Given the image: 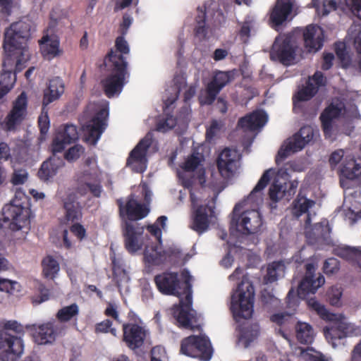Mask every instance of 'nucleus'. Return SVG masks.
Returning a JSON list of instances; mask_svg holds the SVG:
<instances>
[{"mask_svg": "<svg viewBox=\"0 0 361 361\" xmlns=\"http://www.w3.org/2000/svg\"><path fill=\"white\" fill-rule=\"evenodd\" d=\"M176 126V121L171 116L165 120L159 122L157 125V130L159 132H166L172 129Z\"/></svg>", "mask_w": 361, "mask_h": 361, "instance_id": "nucleus-57", "label": "nucleus"}, {"mask_svg": "<svg viewBox=\"0 0 361 361\" xmlns=\"http://www.w3.org/2000/svg\"><path fill=\"white\" fill-rule=\"evenodd\" d=\"M25 326L18 323L16 320H9L1 322L0 324V331H13L17 335L20 336L24 334Z\"/></svg>", "mask_w": 361, "mask_h": 361, "instance_id": "nucleus-49", "label": "nucleus"}, {"mask_svg": "<svg viewBox=\"0 0 361 361\" xmlns=\"http://www.w3.org/2000/svg\"><path fill=\"white\" fill-rule=\"evenodd\" d=\"M75 190L84 196L90 192L94 197H100L102 192V185L99 174L97 171L85 170L76 176Z\"/></svg>", "mask_w": 361, "mask_h": 361, "instance_id": "nucleus-12", "label": "nucleus"}, {"mask_svg": "<svg viewBox=\"0 0 361 361\" xmlns=\"http://www.w3.org/2000/svg\"><path fill=\"white\" fill-rule=\"evenodd\" d=\"M123 341L131 350L140 348L146 338L145 327L136 323H124L122 325Z\"/></svg>", "mask_w": 361, "mask_h": 361, "instance_id": "nucleus-17", "label": "nucleus"}, {"mask_svg": "<svg viewBox=\"0 0 361 361\" xmlns=\"http://www.w3.org/2000/svg\"><path fill=\"white\" fill-rule=\"evenodd\" d=\"M255 290L252 283L245 277L238 284L231 298V311L236 320L247 319L253 314Z\"/></svg>", "mask_w": 361, "mask_h": 361, "instance_id": "nucleus-4", "label": "nucleus"}, {"mask_svg": "<svg viewBox=\"0 0 361 361\" xmlns=\"http://www.w3.org/2000/svg\"><path fill=\"white\" fill-rule=\"evenodd\" d=\"M24 343L20 336L0 331V360L16 361L23 354Z\"/></svg>", "mask_w": 361, "mask_h": 361, "instance_id": "nucleus-10", "label": "nucleus"}, {"mask_svg": "<svg viewBox=\"0 0 361 361\" xmlns=\"http://www.w3.org/2000/svg\"><path fill=\"white\" fill-rule=\"evenodd\" d=\"M28 173L24 169L15 170L11 178V183L14 185L23 184L27 179Z\"/></svg>", "mask_w": 361, "mask_h": 361, "instance_id": "nucleus-55", "label": "nucleus"}, {"mask_svg": "<svg viewBox=\"0 0 361 361\" xmlns=\"http://www.w3.org/2000/svg\"><path fill=\"white\" fill-rule=\"evenodd\" d=\"M62 163V160H60L59 163L56 164L55 163L54 159L51 158L44 161L38 171V177L42 180H49L56 174L57 171Z\"/></svg>", "mask_w": 361, "mask_h": 361, "instance_id": "nucleus-39", "label": "nucleus"}, {"mask_svg": "<svg viewBox=\"0 0 361 361\" xmlns=\"http://www.w3.org/2000/svg\"><path fill=\"white\" fill-rule=\"evenodd\" d=\"M115 50L111 49L105 58V63L109 59L110 54H114L118 56H121L123 59L127 61L125 55L128 54L130 48L127 41L123 36H118L115 40Z\"/></svg>", "mask_w": 361, "mask_h": 361, "instance_id": "nucleus-43", "label": "nucleus"}, {"mask_svg": "<svg viewBox=\"0 0 361 361\" xmlns=\"http://www.w3.org/2000/svg\"><path fill=\"white\" fill-rule=\"evenodd\" d=\"M271 172L272 169H269L263 173L258 183L250 193L248 198H252L257 193L262 192L271 180Z\"/></svg>", "mask_w": 361, "mask_h": 361, "instance_id": "nucleus-47", "label": "nucleus"}, {"mask_svg": "<svg viewBox=\"0 0 361 361\" xmlns=\"http://www.w3.org/2000/svg\"><path fill=\"white\" fill-rule=\"evenodd\" d=\"M108 117V109L106 107H102L83 126L85 140L87 143L96 145L107 127Z\"/></svg>", "mask_w": 361, "mask_h": 361, "instance_id": "nucleus-9", "label": "nucleus"}, {"mask_svg": "<svg viewBox=\"0 0 361 361\" xmlns=\"http://www.w3.org/2000/svg\"><path fill=\"white\" fill-rule=\"evenodd\" d=\"M104 314L106 317H111L115 321L120 322L118 312L117 311L116 306L114 304L111 302L108 303L107 307L104 310Z\"/></svg>", "mask_w": 361, "mask_h": 361, "instance_id": "nucleus-62", "label": "nucleus"}, {"mask_svg": "<svg viewBox=\"0 0 361 361\" xmlns=\"http://www.w3.org/2000/svg\"><path fill=\"white\" fill-rule=\"evenodd\" d=\"M27 97L25 92H21L13 102L12 108L4 121V129L6 131H15L27 118Z\"/></svg>", "mask_w": 361, "mask_h": 361, "instance_id": "nucleus-11", "label": "nucleus"}, {"mask_svg": "<svg viewBox=\"0 0 361 361\" xmlns=\"http://www.w3.org/2000/svg\"><path fill=\"white\" fill-rule=\"evenodd\" d=\"M112 322L110 319H104V321L96 324L94 332L96 334L108 333L109 329L112 326Z\"/></svg>", "mask_w": 361, "mask_h": 361, "instance_id": "nucleus-61", "label": "nucleus"}, {"mask_svg": "<svg viewBox=\"0 0 361 361\" xmlns=\"http://www.w3.org/2000/svg\"><path fill=\"white\" fill-rule=\"evenodd\" d=\"M295 49L289 38L286 37L281 41L276 39L270 53L271 60L279 61L282 64L288 66L295 59Z\"/></svg>", "mask_w": 361, "mask_h": 361, "instance_id": "nucleus-20", "label": "nucleus"}, {"mask_svg": "<svg viewBox=\"0 0 361 361\" xmlns=\"http://www.w3.org/2000/svg\"><path fill=\"white\" fill-rule=\"evenodd\" d=\"M267 121V116L263 111H254L240 118L238 126L248 130H255L262 128Z\"/></svg>", "mask_w": 361, "mask_h": 361, "instance_id": "nucleus-30", "label": "nucleus"}, {"mask_svg": "<svg viewBox=\"0 0 361 361\" xmlns=\"http://www.w3.org/2000/svg\"><path fill=\"white\" fill-rule=\"evenodd\" d=\"M315 204L314 200L307 199L304 196L301 195L300 192L296 199L293 202V214L299 217L303 214L307 213L310 208L313 207Z\"/></svg>", "mask_w": 361, "mask_h": 361, "instance_id": "nucleus-40", "label": "nucleus"}, {"mask_svg": "<svg viewBox=\"0 0 361 361\" xmlns=\"http://www.w3.org/2000/svg\"><path fill=\"white\" fill-rule=\"evenodd\" d=\"M1 220L4 223H9L10 229L20 230L29 221L28 211L26 207L20 204H16L13 201L4 207Z\"/></svg>", "mask_w": 361, "mask_h": 361, "instance_id": "nucleus-15", "label": "nucleus"}, {"mask_svg": "<svg viewBox=\"0 0 361 361\" xmlns=\"http://www.w3.org/2000/svg\"><path fill=\"white\" fill-rule=\"evenodd\" d=\"M297 341L302 344H311L314 338L312 326L306 322H298L295 326Z\"/></svg>", "mask_w": 361, "mask_h": 361, "instance_id": "nucleus-34", "label": "nucleus"}, {"mask_svg": "<svg viewBox=\"0 0 361 361\" xmlns=\"http://www.w3.org/2000/svg\"><path fill=\"white\" fill-rule=\"evenodd\" d=\"M197 26L195 32L198 37L204 39L207 35L208 27L205 25L206 13L205 11H201L200 13L196 17Z\"/></svg>", "mask_w": 361, "mask_h": 361, "instance_id": "nucleus-50", "label": "nucleus"}, {"mask_svg": "<svg viewBox=\"0 0 361 361\" xmlns=\"http://www.w3.org/2000/svg\"><path fill=\"white\" fill-rule=\"evenodd\" d=\"M349 361H361V341L354 346Z\"/></svg>", "mask_w": 361, "mask_h": 361, "instance_id": "nucleus-64", "label": "nucleus"}, {"mask_svg": "<svg viewBox=\"0 0 361 361\" xmlns=\"http://www.w3.org/2000/svg\"><path fill=\"white\" fill-rule=\"evenodd\" d=\"M293 4L292 0H276L269 15L271 27L276 30L287 20L291 13Z\"/></svg>", "mask_w": 361, "mask_h": 361, "instance_id": "nucleus-24", "label": "nucleus"}, {"mask_svg": "<svg viewBox=\"0 0 361 361\" xmlns=\"http://www.w3.org/2000/svg\"><path fill=\"white\" fill-rule=\"evenodd\" d=\"M317 92L318 87H314V85L309 80L306 85L294 95L293 98L294 106H296L298 102L310 100Z\"/></svg>", "mask_w": 361, "mask_h": 361, "instance_id": "nucleus-41", "label": "nucleus"}, {"mask_svg": "<svg viewBox=\"0 0 361 361\" xmlns=\"http://www.w3.org/2000/svg\"><path fill=\"white\" fill-rule=\"evenodd\" d=\"M66 145H68V143L62 139L59 135H56L55 138L53 140L51 145L53 154H55L56 153L63 152Z\"/></svg>", "mask_w": 361, "mask_h": 361, "instance_id": "nucleus-58", "label": "nucleus"}, {"mask_svg": "<svg viewBox=\"0 0 361 361\" xmlns=\"http://www.w3.org/2000/svg\"><path fill=\"white\" fill-rule=\"evenodd\" d=\"M262 216L256 209L244 211L240 213V204H236L232 212L231 228L249 235L257 233L262 226Z\"/></svg>", "mask_w": 361, "mask_h": 361, "instance_id": "nucleus-5", "label": "nucleus"}, {"mask_svg": "<svg viewBox=\"0 0 361 361\" xmlns=\"http://www.w3.org/2000/svg\"><path fill=\"white\" fill-rule=\"evenodd\" d=\"M200 162L201 159L199 156V154L192 153L188 157V158L181 165H180V167L183 171H178V176L180 179L182 180V184L184 187L188 188L192 183V181L190 178H185V173L195 171L200 164Z\"/></svg>", "mask_w": 361, "mask_h": 361, "instance_id": "nucleus-32", "label": "nucleus"}, {"mask_svg": "<svg viewBox=\"0 0 361 361\" xmlns=\"http://www.w3.org/2000/svg\"><path fill=\"white\" fill-rule=\"evenodd\" d=\"M259 334L257 326H249L240 329L239 340L244 343L245 347H248Z\"/></svg>", "mask_w": 361, "mask_h": 361, "instance_id": "nucleus-46", "label": "nucleus"}, {"mask_svg": "<svg viewBox=\"0 0 361 361\" xmlns=\"http://www.w3.org/2000/svg\"><path fill=\"white\" fill-rule=\"evenodd\" d=\"M64 90L65 85L60 77H54L49 80L47 88L44 90L43 111L49 104L58 100L64 93Z\"/></svg>", "mask_w": 361, "mask_h": 361, "instance_id": "nucleus-27", "label": "nucleus"}, {"mask_svg": "<svg viewBox=\"0 0 361 361\" xmlns=\"http://www.w3.org/2000/svg\"><path fill=\"white\" fill-rule=\"evenodd\" d=\"M341 171L346 178L355 180L361 175V164L357 163L355 159H351L343 164Z\"/></svg>", "mask_w": 361, "mask_h": 361, "instance_id": "nucleus-42", "label": "nucleus"}, {"mask_svg": "<svg viewBox=\"0 0 361 361\" xmlns=\"http://www.w3.org/2000/svg\"><path fill=\"white\" fill-rule=\"evenodd\" d=\"M79 314V307L76 303H73L60 309L56 313V318L60 322H67Z\"/></svg>", "mask_w": 361, "mask_h": 361, "instance_id": "nucleus-44", "label": "nucleus"}, {"mask_svg": "<svg viewBox=\"0 0 361 361\" xmlns=\"http://www.w3.org/2000/svg\"><path fill=\"white\" fill-rule=\"evenodd\" d=\"M334 253L348 262L361 261V250L350 246H338L334 249Z\"/></svg>", "mask_w": 361, "mask_h": 361, "instance_id": "nucleus-38", "label": "nucleus"}, {"mask_svg": "<svg viewBox=\"0 0 361 361\" xmlns=\"http://www.w3.org/2000/svg\"><path fill=\"white\" fill-rule=\"evenodd\" d=\"M39 44L42 55L48 60L59 56L61 53L59 38L56 35H44L39 40Z\"/></svg>", "mask_w": 361, "mask_h": 361, "instance_id": "nucleus-28", "label": "nucleus"}, {"mask_svg": "<svg viewBox=\"0 0 361 361\" xmlns=\"http://www.w3.org/2000/svg\"><path fill=\"white\" fill-rule=\"evenodd\" d=\"M236 71H218L206 88L205 96L200 99L202 105H211L215 101L220 91L230 82L234 80Z\"/></svg>", "mask_w": 361, "mask_h": 361, "instance_id": "nucleus-14", "label": "nucleus"}, {"mask_svg": "<svg viewBox=\"0 0 361 361\" xmlns=\"http://www.w3.org/2000/svg\"><path fill=\"white\" fill-rule=\"evenodd\" d=\"M179 253L176 249L164 250L161 243H152L147 245L144 250V258L148 264L159 266L165 263L168 258Z\"/></svg>", "mask_w": 361, "mask_h": 361, "instance_id": "nucleus-19", "label": "nucleus"}, {"mask_svg": "<svg viewBox=\"0 0 361 361\" xmlns=\"http://www.w3.org/2000/svg\"><path fill=\"white\" fill-rule=\"evenodd\" d=\"M350 6L352 13L361 20V0H351Z\"/></svg>", "mask_w": 361, "mask_h": 361, "instance_id": "nucleus-63", "label": "nucleus"}, {"mask_svg": "<svg viewBox=\"0 0 361 361\" xmlns=\"http://www.w3.org/2000/svg\"><path fill=\"white\" fill-rule=\"evenodd\" d=\"M340 262L334 257L326 259L323 265V271L326 275H331L338 271Z\"/></svg>", "mask_w": 361, "mask_h": 361, "instance_id": "nucleus-52", "label": "nucleus"}, {"mask_svg": "<svg viewBox=\"0 0 361 361\" xmlns=\"http://www.w3.org/2000/svg\"><path fill=\"white\" fill-rule=\"evenodd\" d=\"M284 265L281 262H273L269 264L267 274L264 276V283H271L278 280L279 271H283Z\"/></svg>", "mask_w": 361, "mask_h": 361, "instance_id": "nucleus-45", "label": "nucleus"}, {"mask_svg": "<svg viewBox=\"0 0 361 361\" xmlns=\"http://www.w3.org/2000/svg\"><path fill=\"white\" fill-rule=\"evenodd\" d=\"M303 40L305 47L309 52H316L323 47V30L314 25L307 26L303 32Z\"/></svg>", "mask_w": 361, "mask_h": 361, "instance_id": "nucleus-26", "label": "nucleus"}, {"mask_svg": "<svg viewBox=\"0 0 361 361\" xmlns=\"http://www.w3.org/2000/svg\"><path fill=\"white\" fill-rule=\"evenodd\" d=\"M70 231L80 240H82L86 236L85 228L79 223L73 224L70 227Z\"/></svg>", "mask_w": 361, "mask_h": 361, "instance_id": "nucleus-60", "label": "nucleus"}, {"mask_svg": "<svg viewBox=\"0 0 361 361\" xmlns=\"http://www.w3.org/2000/svg\"><path fill=\"white\" fill-rule=\"evenodd\" d=\"M83 152L84 147L80 145H75L68 149L64 154V158L68 161H75L77 160Z\"/></svg>", "mask_w": 361, "mask_h": 361, "instance_id": "nucleus-53", "label": "nucleus"}, {"mask_svg": "<svg viewBox=\"0 0 361 361\" xmlns=\"http://www.w3.org/2000/svg\"><path fill=\"white\" fill-rule=\"evenodd\" d=\"M25 329L32 334L35 343L39 345H47L54 343L56 338L62 336L65 327L55 321L48 322L41 325L27 324Z\"/></svg>", "mask_w": 361, "mask_h": 361, "instance_id": "nucleus-8", "label": "nucleus"}, {"mask_svg": "<svg viewBox=\"0 0 361 361\" xmlns=\"http://www.w3.org/2000/svg\"><path fill=\"white\" fill-rule=\"evenodd\" d=\"M237 164L236 152L228 148L222 150L216 159L218 171L224 178H230L234 175Z\"/></svg>", "mask_w": 361, "mask_h": 361, "instance_id": "nucleus-23", "label": "nucleus"}, {"mask_svg": "<svg viewBox=\"0 0 361 361\" xmlns=\"http://www.w3.org/2000/svg\"><path fill=\"white\" fill-rule=\"evenodd\" d=\"M42 275L44 279L54 280L60 271L59 262L51 255L45 256L42 262Z\"/></svg>", "mask_w": 361, "mask_h": 361, "instance_id": "nucleus-33", "label": "nucleus"}, {"mask_svg": "<svg viewBox=\"0 0 361 361\" xmlns=\"http://www.w3.org/2000/svg\"><path fill=\"white\" fill-rule=\"evenodd\" d=\"M42 114L38 118V125L40 130L41 134H46L48 132L49 128V120L47 115V108L44 109L43 111V108L42 109Z\"/></svg>", "mask_w": 361, "mask_h": 361, "instance_id": "nucleus-56", "label": "nucleus"}, {"mask_svg": "<svg viewBox=\"0 0 361 361\" xmlns=\"http://www.w3.org/2000/svg\"><path fill=\"white\" fill-rule=\"evenodd\" d=\"M63 208L65 210L64 218L67 221L74 222L81 219L82 207L75 193H69L63 200Z\"/></svg>", "mask_w": 361, "mask_h": 361, "instance_id": "nucleus-29", "label": "nucleus"}, {"mask_svg": "<svg viewBox=\"0 0 361 361\" xmlns=\"http://www.w3.org/2000/svg\"><path fill=\"white\" fill-rule=\"evenodd\" d=\"M341 113V110L338 106L330 104L321 114L322 127L326 137L331 136L333 128V120L339 117Z\"/></svg>", "mask_w": 361, "mask_h": 361, "instance_id": "nucleus-31", "label": "nucleus"}, {"mask_svg": "<svg viewBox=\"0 0 361 361\" xmlns=\"http://www.w3.org/2000/svg\"><path fill=\"white\" fill-rule=\"evenodd\" d=\"M219 130L220 126L218 121L213 120L210 126L206 130V139L209 141L213 140Z\"/></svg>", "mask_w": 361, "mask_h": 361, "instance_id": "nucleus-59", "label": "nucleus"}, {"mask_svg": "<svg viewBox=\"0 0 361 361\" xmlns=\"http://www.w3.org/2000/svg\"><path fill=\"white\" fill-rule=\"evenodd\" d=\"M32 23L30 20L13 23L4 33L3 48L8 56L21 54L31 37Z\"/></svg>", "mask_w": 361, "mask_h": 361, "instance_id": "nucleus-3", "label": "nucleus"}, {"mask_svg": "<svg viewBox=\"0 0 361 361\" xmlns=\"http://www.w3.org/2000/svg\"><path fill=\"white\" fill-rule=\"evenodd\" d=\"M144 227L138 223L126 221L122 225V232L124 238V247L130 254H134L142 247V242L140 237L144 232Z\"/></svg>", "mask_w": 361, "mask_h": 361, "instance_id": "nucleus-16", "label": "nucleus"}, {"mask_svg": "<svg viewBox=\"0 0 361 361\" xmlns=\"http://www.w3.org/2000/svg\"><path fill=\"white\" fill-rule=\"evenodd\" d=\"M152 144V135L151 133H147L134 149L130 152L128 159L127 165L132 166L134 164H139L141 165L140 170L137 171L142 172L146 168L147 163V153Z\"/></svg>", "mask_w": 361, "mask_h": 361, "instance_id": "nucleus-22", "label": "nucleus"}, {"mask_svg": "<svg viewBox=\"0 0 361 361\" xmlns=\"http://www.w3.org/2000/svg\"><path fill=\"white\" fill-rule=\"evenodd\" d=\"M182 276L184 279V281L183 282L180 294L177 296L180 297L181 295H185V302H183L181 300L179 305L192 310V291L191 284V276L190 275L188 271H183L182 272Z\"/></svg>", "mask_w": 361, "mask_h": 361, "instance_id": "nucleus-37", "label": "nucleus"}, {"mask_svg": "<svg viewBox=\"0 0 361 361\" xmlns=\"http://www.w3.org/2000/svg\"><path fill=\"white\" fill-rule=\"evenodd\" d=\"M116 204L119 216L123 221L122 225H125L126 221L133 222L145 218L149 211L146 206L139 203L132 194L128 197L126 204L122 199L117 200Z\"/></svg>", "mask_w": 361, "mask_h": 361, "instance_id": "nucleus-13", "label": "nucleus"}, {"mask_svg": "<svg viewBox=\"0 0 361 361\" xmlns=\"http://www.w3.org/2000/svg\"><path fill=\"white\" fill-rule=\"evenodd\" d=\"M66 142L71 144L78 138L77 128L73 125H66L63 130L57 133Z\"/></svg>", "mask_w": 361, "mask_h": 361, "instance_id": "nucleus-48", "label": "nucleus"}, {"mask_svg": "<svg viewBox=\"0 0 361 361\" xmlns=\"http://www.w3.org/2000/svg\"><path fill=\"white\" fill-rule=\"evenodd\" d=\"M214 207L208 204L200 205L193 212L190 228L198 234L209 228L210 221L214 216Z\"/></svg>", "mask_w": 361, "mask_h": 361, "instance_id": "nucleus-21", "label": "nucleus"}, {"mask_svg": "<svg viewBox=\"0 0 361 361\" xmlns=\"http://www.w3.org/2000/svg\"><path fill=\"white\" fill-rule=\"evenodd\" d=\"M18 284V282L16 281L0 278V291L6 292L8 294H13L16 290V286Z\"/></svg>", "mask_w": 361, "mask_h": 361, "instance_id": "nucleus-54", "label": "nucleus"}, {"mask_svg": "<svg viewBox=\"0 0 361 361\" xmlns=\"http://www.w3.org/2000/svg\"><path fill=\"white\" fill-rule=\"evenodd\" d=\"M298 185V182L296 180L284 183L283 185L274 181L269 188V197L274 203L283 198L290 200L295 194Z\"/></svg>", "mask_w": 361, "mask_h": 361, "instance_id": "nucleus-25", "label": "nucleus"}, {"mask_svg": "<svg viewBox=\"0 0 361 361\" xmlns=\"http://www.w3.org/2000/svg\"><path fill=\"white\" fill-rule=\"evenodd\" d=\"M310 306L315 310L319 316L324 319L327 320H332L334 314L329 313V312L326 310L324 305H322L319 302L314 300H310L308 302Z\"/></svg>", "mask_w": 361, "mask_h": 361, "instance_id": "nucleus-51", "label": "nucleus"}, {"mask_svg": "<svg viewBox=\"0 0 361 361\" xmlns=\"http://www.w3.org/2000/svg\"><path fill=\"white\" fill-rule=\"evenodd\" d=\"M105 66L108 74L102 80V85L106 96L111 98L119 94L126 83V79L129 76L128 61L123 59L121 56L111 54Z\"/></svg>", "mask_w": 361, "mask_h": 361, "instance_id": "nucleus-1", "label": "nucleus"}, {"mask_svg": "<svg viewBox=\"0 0 361 361\" xmlns=\"http://www.w3.org/2000/svg\"><path fill=\"white\" fill-rule=\"evenodd\" d=\"M192 310L188 307H183V305H174L172 308V315L176 320L178 326L185 329L192 328L191 319L192 314L190 311Z\"/></svg>", "mask_w": 361, "mask_h": 361, "instance_id": "nucleus-35", "label": "nucleus"}, {"mask_svg": "<svg viewBox=\"0 0 361 361\" xmlns=\"http://www.w3.org/2000/svg\"><path fill=\"white\" fill-rule=\"evenodd\" d=\"M305 276L298 286L297 293L291 288L287 294L286 300L289 308L298 306V297L304 299L310 294H314L325 283V279L322 274H315L317 264L314 262L307 261L305 264Z\"/></svg>", "mask_w": 361, "mask_h": 361, "instance_id": "nucleus-2", "label": "nucleus"}, {"mask_svg": "<svg viewBox=\"0 0 361 361\" xmlns=\"http://www.w3.org/2000/svg\"><path fill=\"white\" fill-rule=\"evenodd\" d=\"M34 293L30 300L33 305H39L49 300L51 298V290L41 281L36 280L33 288Z\"/></svg>", "mask_w": 361, "mask_h": 361, "instance_id": "nucleus-36", "label": "nucleus"}, {"mask_svg": "<svg viewBox=\"0 0 361 361\" xmlns=\"http://www.w3.org/2000/svg\"><path fill=\"white\" fill-rule=\"evenodd\" d=\"M154 281L159 291L164 295H178L183 282L176 272H164L154 276Z\"/></svg>", "mask_w": 361, "mask_h": 361, "instance_id": "nucleus-18", "label": "nucleus"}, {"mask_svg": "<svg viewBox=\"0 0 361 361\" xmlns=\"http://www.w3.org/2000/svg\"><path fill=\"white\" fill-rule=\"evenodd\" d=\"M314 137V130L310 126L302 127L300 130L289 137L280 148L276 157L277 165L286 159L291 153L302 149Z\"/></svg>", "mask_w": 361, "mask_h": 361, "instance_id": "nucleus-6", "label": "nucleus"}, {"mask_svg": "<svg viewBox=\"0 0 361 361\" xmlns=\"http://www.w3.org/2000/svg\"><path fill=\"white\" fill-rule=\"evenodd\" d=\"M180 353L187 356L198 357L203 361H209L213 350L208 338L192 335L182 340Z\"/></svg>", "mask_w": 361, "mask_h": 361, "instance_id": "nucleus-7", "label": "nucleus"}]
</instances>
